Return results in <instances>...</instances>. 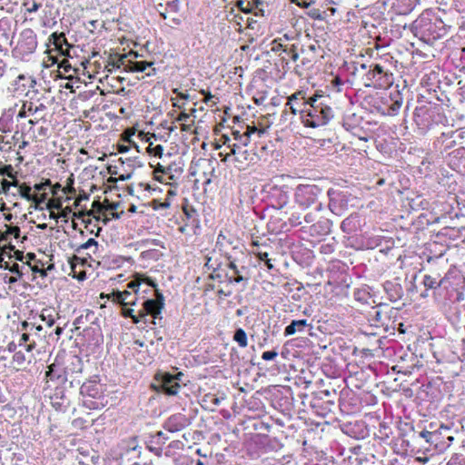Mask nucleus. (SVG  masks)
<instances>
[{
    "instance_id": "obj_1",
    "label": "nucleus",
    "mask_w": 465,
    "mask_h": 465,
    "mask_svg": "<svg viewBox=\"0 0 465 465\" xmlns=\"http://www.w3.org/2000/svg\"><path fill=\"white\" fill-rule=\"evenodd\" d=\"M330 97L314 94L305 114L302 124L306 127L317 128L326 125L333 117L334 111L330 105Z\"/></svg>"
},
{
    "instance_id": "obj_2",
    "label": "nucleus",
    "mask_w": 465,
    "mask_h": 465,
    "mask_svg": "<svg viewBox=\"0 0 465 465\" xmlns=\"http://www.w3.org/2000/svg\"><path fill=\"white\" fill-rule=\"evenodd\" d=\"M322 194V190L315 184H300L296 187L294 193L295 203L302 209H307L316 204V211L322 209V203H318L319 197Z\"/></svg>"
},
{
    "instance_id": "obj_3",
    "label": "nucleus",
    "mask_w": 465,
    "mask_h": 465,
    "mask_svg": "<svg viewBox=\"0 0 465 465\" xmlns=\"http://www.w3.org/2000/svg\"><path fill=\"white\" fill-rule=\"evenodd\" d=\"M363 83L366 87L385 89L393 84V74L380 64H372L363 76Z\"/></svg>"
},
{
    "instance_id": "obj_4",
    "label": "nucleus",
    "mask_w": 465,
    "mask_h": 465,
    "mask_svg": "<svg viewBox=\"0 0 465 465\" xmlns=\"http://www.w3.org/2000/svg\"><path fill=\"white\" fill-rule=\"evenodd\" d=\"M311 104V97H306L304 91H297L288 97V101L284 105V111L282 114V121H287L290 110L292 115L299 114L300 119L302 122L309 104Z\"/></svg>"
},
{
    "instance_id": "obj_5",
    "label": "nucleus",
    "mask_w": 465,
    "mask_h": 465,
    "mask_svg": "<svg viewBox=\"0 0 465 465\" xmlns=\"http://www.w3.org/2000/svg\"><path fill=\"white\" fill-rule=\"evenodd\" d=\"M227 262L225 263V267L232 272V274L229 272H225V280L229 284L244 282L248 283L250 280L249 270L246 266L242 265L238 266L236 263V260L233 259L231 255H226Z\"/></svg>"
},
{
    "instance_id": "obj_6",
    "label": "nucleus",
    "mask_w": 465,
    "mask_h": 465,
    "mask_svg": "<svg viewBox=\"0 0 465 465\" xmlns=\"http://www.w3.org/2000/svg\"><path fill=\"white\" fill-rule=\"evenodd\" d=\"M229 155L234 156V161L239 164V168H244L250 164H254L262 159V155L254 150H248L246 146L232 145Z\"/></svg>"
},
{
    "instance_id": "obj_7",
    "label": "nucleus",
    "mask_w": 465,
    "mask_h": 465,
    "mask_svg": "<svg viewBox=\"0 0 465 465\" xmlns=\"http://www.w3.org/2000/svg\"><path fill=\"white\" fill-rule=\"evenodd\" d=\"M180 375H182L181 372L178 375L158 373L155 377L157 381L155 385L156 389L166 395H176L181 389V385L178 382V376Z\"/></svg>"
},
{
    "instance_id": "obj_8",
    "label": "nucleus",
    "mask_w": 465,
    "mask_h": 465,
    "mask_svg": "<svg viewBox=\"0 0 465 465\" xmlns=\"http://www.w3.org/2000/svg\"><path fill=\"white\" fill-rule=\"evenodd\" d=\"M163 308V296L156 290V299H147L143 302V310L140 311V317L142 321L144 320V322H146L145 317L151 315L153 318L152 322L155 324V320L162 318L161 313Z\"/></svg>"
},
{
    "instance_id": "obj_9",
    "label": "nucleus",
    "mask_w": 465,
    "mask_h": 465,
    "mask_svg": "<svg viewBox=\"0 0 465 465\" xmlns=\"http://www.w3.org/2000/svg\"><path fill=\"white\" fill-rule=\"evenodd\" d=\"M327 194L329 197V210L335 215H341L348 206L345 193L334 189H329Z\"/></svg>"
},
{
    "instance_id": "obj_10",
    "label": "nucleus",
    "mask_w": 465,
    "mask_h": 465,
    "mask_svg": "<svg viewBox=\"0 0 465 465\" xmlns=\"http://www.w3.org/2000/svg\"><path fill=\"white\" fill-rule=\"evenodd\" d=\"M190 421L184 414L176 413L164 421L163 428L169 432H178L188 427Z\"/></svg>"
},
{
    "instance_id": "obj_11",
    "label": "nucleus",
    "mask_w": 465,
    "mask_h": 465,
    "mask_svg": "<svg viewBox=\"0 0 465 465\" xmlns=\"http://www.w3.org/2000/svg\"><path fill=\"white\" fill-rule=\"evenodd\" d=\"M49 43L54 45L59 54L63 56L69 55L71 45L68 43L64 33H53L49 37Z\"/></svg>"
},
{
    "instance_id": "obj_12",
    "label": "nucleus",
    "mask_w": 465,
    "mask_h": 465,
    "mask_svg": "<svg viewBox=\"0 0 465 465\" xmlns=\"http://www.w3.org/2000/svg\"><path fill=\"white\" fill-rule=\"evenodd\" d=\"M20 46L26 53H34L37 47V40L35 33L30 29H25L21 33Z\"/></svg>"
},
{
    "instance_id": "obj_13",
    "label": "nucleus",
    "mask_w": 465,
    "mask_h": 465,
    "mask_svg": "<svg viewBox=\"0 0 465 465\" xmlns=\"http://www.w3.org/2000/svg\"><path fill=\"white\" fill-rule=\"evenodd\" d=\"M130 55H134V61H128V67L126 68V72H144L147 68H151L146 74L148 76L155 74V68L152 67L153 63L146 62V61H135V59L139 56L136 52H133Z\"/></svg>"
},
{
    "instance_id": "obj_14",
    "label": "nucleus",
    "mask_w": 465,
    "mask_h": 465,
    "mask_svg": "<svg viewBox=\"0 0 465 465\" xmlns=\"http://www.w3.org/2000/svg\"><path fill=\"white\" fill-rule=\"evenodd\" d=\"M35 81L29 75L19 74L14 83L9 87V90L15 94H21L25 93L28 87H32Z\"/></svg>"
},
{
    "instance_id": "obj_15",
    "label": "nucleus",
    "mask_w": 465,
    "mask_h": 465,
    "mask_svg": "<svg viewBox=\"0 0 465 465\" xmlns=\"http://www.w3.org/2000/svg\"><path fill=\"white\" fill-rule=\"evenodd\" d=\"M80 393L94 399L99 398L102 394L101 385L95 381L84 382L80 388Z\"/></svg>"
},
{
    "instance_id": "obj_16",
    "label": "nucleus",
    "mask_w": 465,
    "mask_h": 465,
    "mask_svg": "<svg viewBox=\"0 0 465 465\" xmlns=\"http://www.w3.org/2000/svg\"><path fill=\"white\" fill-rule=\"evenodd\" d=\"M45 378L47 381H56L63 383L65 381L64 371L55 364H51L45 371Z\"/></svg>"
},
{
    "instance_id": "obj_17",
    "label": "nucleus",
    "mask_w": 465,
    "mask_h": 465,
    "mask_svg": "<svg viewBox=\"0 0 465 465\" xmlns=\"http://www.w3.org/2000/svg\"><path fill=\"white\" fill-rule=\"evenodd\" d=\"M383 287L391 302H396L401 298L402 288L401 284L387 281L385 282Z\"/></svg>"
},
{
    "instance_id": "obj_18",
    "label": "nucleus",
    "mask_w": 465,
    "mask_h": 465,
    "mask_svg": "<svg viewBox=\"0 0 465 465\" xmlns=\"http://www.w3.org/2000/svg\"><path fill=\"white\" fill-rule=\"evenodd\" d=\"M308 326L307 320H293L284 329V336H291L295 334L297 331H302L303 329Z\"/></svg>"
},
{
    "instance_id": "obj_19",
    "label": "nucleus",
    "mask_w": 465,
    "mask_h": 465,
    "mask_svg": "<svg viewBox=\"0 0 465 465\" xmlns=\"http://www.w3.org/2000/svg\"><path fill=\"white\" fill-rule=\"evenodd\" d=\"M99 249V243L97 241H95L94 238L88 239L84 243L79 245L75 252L79 254H82L84 250H88L89 252H87L88 256L91 257L92 254H95L98 252Z\"/></svg>"
},
{
    "instance_id": "obj_20",
    "label": "nucleus",
    "mask_w": 465,
    "mask_h": 465,
    "mask_svg": "<svg viewBox=\"0 0 465 465\" xmlns=\"http://www.w3.org/2000/svg\"><path fill=\"white\" fill-rule=\"evenodd\" d=\"M118 447L121 450V456L124 454H128L130 451L135 450L138 448L137 439L135 437H130L122 440Z\"/></svg>"
},
{
    "instance_id": "obj_21",
    "label": "nucleus",
    "mask_w": 465,
    "mask_h": 465,
    "mask_svg": "<svg viewBox=\"0 0 465 465\" xmlns=\"http://www.w3.org/2000/svg\"><path fill=\"white\" fill-rule=\"evenodd\" d=\"M232 134L235 141L232 144H235V146H247L250 143V132L241 133L238 130H234Z\"/></svg>"
},
{
    "instance_id": "obj_22",
    "label": "nucleus",
    "mask_w": 465,
    "mask_h": 465,
    "mask_svg": "<svg viewBox=\"0 0 465 465\" xmlns=\"http://www.w3.org/2000/svg\"><path fill=\"white\" fill-rule=\"evenodd\" d=\"M390 98L392 101V104L390 105V112L392 114H396L402 105L401 93L396 90L394 93H391Z\"/></svg>"
},
{
    "instance_id": "obj_23",
    "label": "nucleus",
    "mask_w": 465,
    "mask_h": 465,
    "mask_svg": "<svg viewBox=\"0 0 465 465\" xmlns=\"http://www.w3.org/2000/svg\"><path fill=\"white\" fill-rule=\"evenodd\" d=\"M232 339L241 348H245L248 345L247 334L242 328L235 330Z\"/></svg>"
},
{
    "instance_id": "obj_24",
    "label": "nucleus",
    "mask_w": 465,
    "mask_h": 465,
    "mask_svg": "<svg viewBox=\"0 0 465 465\" xmlns=\"http://www.w3.org/2000/svg\"><path fill=\"white\" fill-rule=\"evenodd\" d=\"M182 172L183 169L175 163H169L165 165L164 175H167L168 180H174L176 178V174H181Z\"/></svg>"
},
{
    "instance_id": "obj_25",
    "label": "nucleus",
    "mask_w": 465,
    "mask_h": 465,
    "mask_svg": "<svg viewBox=\"0 0 465 465\" xmlns=\"http://www.w3.org/2000/svg\"><path fill=\"white\" fill-rule=\"evenodd\" d=\"M18 193L20 196L28 202H32L34 200V194L31 193L32 188L29 184L24 183L22 184L18 183Z\"/></svg>"
},
{
    "instance_id": "obj_26",
    "label": "nucleus",
    "mask_w": 465,
    "mask_h": 465,
    "mask_svg": "<svg viewBox=\"0 0 465 465\" xmlns=\"http://www.w3.org/2000/svg\"><path fill=\"white\" fill-rule=\"evenodd\" d=\"M128 61H131V59L127 58V54L120 55L116 61L112 59L108 62L107 66H112L113 68H121V66H124V71H126V68L128 67Z\"/></svg>"
},
{
    "instance_id": "obj_27",
    "label": "nucleus",
    "mask_w": 465,
    "mask_h": 465,
    "mask_svg": "<svg viewBox=\"0 0 465 465\" xmlns=\"http://www.w3.org/2000/svg\"><path fill=\"white\" fill-rule=\"evenodd\" d=\"M94 317V312L87 310L85 314H81L74 320V325L75 326L76 329H79L81 325L86 323L87 322H90Z\"/></svg>"
},
{
    "instance_id": "obj_28",
    "label": "nucleus",
    "mask_w": 465,
    "mask_h": 465,
    "mask_svg": "<svg viewBox=\"0 0 465 465\" xmlns=\"http://www.w3.org/2000/svg\"><path fill=\"white\" fill-rule=\"evenodd\" d=\"M124 292H122L120 291L114 292L111 294H109V297H112V300L116 302L120 303L122 306H127V305H134V302H124Z\"/></svg>"
},
{
    "instance_id": "obj_29",
    "label": "nucleus",
    "mask_w": 465,
    "mask_h": 465,
    "mask_svg": "<svg viewBox=\"0 0 465 465\" xmlns=\"http://www.w3.org/2000/svg\"><path fill=\"white\" fill-rule=\"evenodd\" d=\"M1 268L5 270H8L12 273L16 274L18 277L23 276V272L20 271V266L16 262L10 263L9 262H2L1 261Z\"/></svg>"
},
{
    "instance_id": "obj_30",
    "label": "nucleus",
    "mask_w": 465,
    "mask_h": 465,
    "mask_svg": "<svg viewBox=\"0 0 465 465\" xmlns=\"http://www.w3.org/2000/svg\"><path fill=\"white\" fill-rule=\"evenodd\" d=\"M134 310L131 308H127L126 306H122V315L124 318H131L134 323H139L142 322V318L140 317V313L138 315H134Z\"/></svg>"
},
{
    "instance_id": "obj_31",
    "label": "nucleus",
    "mask_w": 465,
    "mask_h": 465,
    "mask_svg": "<svg viewBox=\"0 0 465 465\" xmlns=\"http://www.w3.org/2000/svg\"><path fill=\"white\" fill-rule=\"evenodd\" d=\"M26 13L32 14L37 12L42 7V3L36 0L26 1L23 4Z\"/></svg>"
},
{
    "instance_id": "obj_32",
    "label": "nucleus",
    "mask_w": 465,
    "mask_h": 465,
    "mask_svg": "<svg viewBox=\"0 0 465 465\" xmlns=\"http://www.w3.org/2000/svg\"><path fill=\"white\" fill-rule=\"evenodd\" d=\"M182 0H167L165 4V12L178 13L181 8Z\"/></svg>"
},
{
    "instance_id": "obj_33",
    "label": "nucleus",
    "mask_w": 465,
    "mask_h": 465,
    "mask_svg": "<svg viewBox=\"0 0 465 465\" xmlns=\"http://www.w3.org/2000/svg\"><path fill=\"white\" fill-rule=\"evenodd\" d=\"M423 284L427 289H437L440 286V282H438L436 278L430 275H424Z\"/></svg>"
},
{
    "instance_id": "obj_34",
    "label": "nucleus",
    "mask_w": 465,
    "mask_h": 465,
    "mask_svg": "<svg viewBox=\"0 0 465 465\" xmlns=\"http://www.w3.org/2000/svg\"><path fill=\"white\" fill-rule=\"evenodd\" d=\"M284 54L290 56L293 62H296L299 59L298 48L295 45H289V46L285 47Z\"/></svg>"
},
{
    "instance_id": "obj_35",
    "label": "nucleus",
    "mask_w": 465,
    "mask_h": 465,
    "mask_svg": "<svg viewBox=\"0 0 465 465\" xmlns=\"http://www.w3.org/2000/svg\"><path fill=\"white\" fill-rule=\"evenodd\" d=\"M237 7L245 14L252 12V5H251L250 0H238L236 4Z\"/></svg>"
},
{
    "instance_id": "obj_36",
    "label": "nucleus",
    "mask_w": 465,
    "mask_h": 465,
    "mask_svg": "<svg viewBox=\"0 0 465 465\" xmlns=\"http://www.w3.org/2000/svg\"><path fill=\"white\" fill-rule=\"evenodd\" d=\"M222 263L217 262L216 260H213L212 257H207L206 262L204 264V267H206L208 270L213 272L220 271Z\"/></svg>"
},
{
    "instance_id": "obj_37",
    "label": "nucleus",
    "mask_w": 465,
    "mask_h": 465,
    "mask_svg": "<svg viewBox=\"0 0 465 465\" xmlns=\"http://www.w3.org/2000/svg\"><path fill=\"white\" fill-rule=\"evenodd\" d=\"M289 46V45H285L282 43V38H278L272 41V51L274 53L282 52L284 53V48Z\"/></svg>"
},
{
    "instance_id": "obj_38",
    "label": "nucleus",
    "mask_w": 465,
    "mask_h": 465,
    "mask_svg": "<svg viewBox=\"0 0 465 465\" xmlns=\"http://www.w3.org/2000/svg\"><path fill=\"white\" fill-rule=\"evenodd\" d=\"M34 200H32V203H35V209L43 210V207H40V205L44 203H45L47 199V194L45 193H41L40 195L34 194Z\"/></svg>"
},
{
    "instance_id": "obj_39",
    "label": "nucleus",
    "mask_w": 465,
    "mask_h": 465,
    "mask_svg": "<svg viewBox=\"0 0 465 465\" xmlns=\"http://www.w3.org/2000/svg\"><path fill=\"white\" fill-rule=\"evenodd\" d=\"M49 310L47 309H45L43 310L42 313H41V318H42V321L44 322H46L47 325L49 327L53 326L54 324V317L49 313Z\"/></svg>"
},
{
    "instance_id": "obj_40",
    "label": "nucleus",
    "mask_w": 465,
    "mask_h": 465,
    "mask_svg": "<svg viewBox=\"0 0 465 465\" xmlns=\"http://www.w3.org/2000/svg\"><path fill=\"white\" fill-rule=\"evenodd\" d=\"M11 186H15V187L18 186V181L15 180L14 182H9L6 179H3L1 181L2 192L4 193H6L9 191Z\"/></svg>"
},
{
    "instance_id": "obj_41",
    "label": "nucleus",
    "mask_w": 465,
    "mask_h": 465,
    "mask_svg": "<svg viewBox=\"0 0 465 465\" xmlns=\"http://www.w3.org/2000/svg\"><path fill=\"white\" fill-rule=\"evenodd\" d=\"M45 208L49 211L60 210L62 209V202L60 200L48 201L45 204Z\"/></svg>"
},
{
    "instance_id": "obj_42",
    "label": "nucleus",
    "mask_w": 465,
    "mask_h": 465,
    "mask_svg": "<svg viewBox=\"0 0 465 465\" xmlns=\"http://www.w3.org/2000/svg\"><path fill=\"white\" fill-rule=\"evenodd\" d=\"M13 361L17 365L22 366L25 361V356L22 351H15L13 356Z\"/></svg>"
},
{
    "instance_id": "obj_43",
    "label": "nucleus",
    "mask_w": 465,
    "mask_h": 465,
    "mask_svg": "<svg viewBox=\"0 0 465 465\" xmlns=\"http://www.w3.org/2000/svg\"><path fill=\"white\" fill-rule=\"evenodd\" d=\"M51 186V181L49 179H45L44 182H41L39 183H35L34 185V188L37 192H42L46 190L47 187Z\"/></svg>"
},
{
    "instance_id": "obj_44",
    "label": "nucleus",
    "mask_w": 465,
    "mask_h": 465,
    "mask_svg": "<svg viewBox=\"0 0 465 465\" xmlns=\"http://www.w3.org/2000/svg\"><path fill=\"white\" fill-rule=\"evenodd\" d=\"M5 227L7 234L13 235L15 238H18L20 236V228L18 226L5 225Z\"/></svg>"
},
{
    "instance_id": "obj_45",
    "label": "nucleus",
    "mask_w": 465,
    "mask_h": 465,
    "mask_svg": "<svg viewBox=\"0 0 465 465\" xmlns=\"http://www.w3.org/2000/svg\"><path fill=\"white\" fill-rule=\"evenodd\" d=\"M277 355L278 352L276 351H266L262 352V359L264 361H272L277 357Z\"/></svg>"
},
{
    "instance_id": "obj_46",
    "label": "nucleus",
    "mask_w": 465,
    "mask_h": 465,
    "mask_svg": "<svg viewBox=\"0 0 465 465\" xmlns=\"http://www.w3.org/2000/svg\"><path fill=\"white\" fill-rule=\"evenodd\" d=\"M209 279L213 280V281H218L219 282H223V280L225 279V276L224 274H223L222 272H220V271H217L214 272H212L209 275Z\"/></svg>"
},
{
    "instance_id": "obj_47",
    "label": "nucleus",
    "mask_w": 465,
    "mask_h": 465,
    "mask_svg": "<svg viewBox=\"0 0 465 465\" xmlns=\"http://www.w3.org/2000/svg\"><path fill=\"white\" fill-rule=\"evenodd\" d=\"M153 439H154V442L155 443H157V444H163L168 440V437H166L163 432L158 431L153 436Z\"/></svg>"
},
{
    "instance_id": "obj_48",
    "label": "nucleus",
    "mask_w": 465,
    "mask_h": 465,
    "mask_svg": "<svg viewBox=\"0 0 465 465\" xmlns=\"http://www.w3.org/2000/svg\"><path fill=\"white\" fill-rule=\"evenodd\" d=\"M29 326H31L30 331H35V334H38V332L43 330V327L41 325L35 326V324H31L27 322H24L22 323V330H27Z\"/></svg>"
},
{
    "instance_id": "obj_49",
    "label": "nucleus",
    "mask_w": 465,
    "mask_h": 465,
    "mask_svg": "<svg viewBox=\"0 0 465 465\" xmlns=\"http://www.w3.org/2000/svg\"><path fill=\"white\" fill-rule=\"evenodd\" d=\"M183 210L188 219L193 218L196 214V210L193 206H184Z\"/></svg>"
},
{
    "instance_id": "obj_50",
    "label": "nucleus",
    "mask_w": 465,
    "mask_h": 465,
    "mask_svg": "<svg viewBox=\"0 0 465 465\" xmlns=\"http://www.w3.org/2000/svg\"><path fill=\"white\" fill-rule=\"evenodd\" d=\"M420 436L423 439L426 440L427 442H431L432 441V438L434 436V433L433 432H430L429 430H422L420 433Z\"/></svg>"
},
{
    "instance_id": "obj_51",
    "label": "nucleus",
    "mask_w": 465,
    "mask_h": 465,
    "mask_svg": "<svg viewBox=\"0 0 465 465\" xmlns=\"http://www.w3.org/2000/svg\"><path fill=\"white\" fill-rule=\"evenodd\" d=\"M152 167L154 168V170H153L154 174L163 173L164 175V171H165L164 164L158 163L155 166L152 165Z\"/></svg>"
},
{
    "instance_id": "obj_52",
    "label": "nucleus",
    "mask_w": 465,
    "mask_h": 465,
    "mask_svg": "<svg viewBox=\"0 0 465 465\" xmlns=\"http://www.w3.org/2000/svg\"><path fill=\"white\" fill-rule=\"evenodd\" d=\"M310 16L314 19L322 20L323 16L319 9H313L310 11Z\"/></svg>"
},
{
    "instance_id": "obj_53",
    "label": "nucleus",
    "mask_w": 465,
    "mask_h": 465,
    "mask_svg": "<svg viewBox=\"0 0 465 465\" xmlns=\"http://www.w3.org/2000/svg\"><path fill=\"white\" fill-rule=\"evenodd\" d=\"M220 140H221V141H223V143L224 145H226V146H227V148H229V149H230V151L232 150V143L231 138H230L228 135H226V134H223V135L221 136Z\"/></svg>"
},
{
    "instance_id": "obj_54",
    "label": "nucleus",
    "mask_w": 465,
    "mask_h": 465,
    "mask_svg": "<svg viewBox=\"0 0 465 465\" xmlns=\"http://www.w3.org/2000/svg\"><path fill=\"white\" fill-rule=\"evenodd\" d=\"M0 172L2 174L7 175L10 178L14 177L13 167L11 165L5 166V168L2 169Z\"/></svg>"
},
{
    "instance_id": "obj_55",
    "label": "nucleus",
    "mask_w": 465,
    "mask_h": 465,
    "mask_svg": "<svg viewBox=\"0 0 465 465\" xmlns=\"http://www.w3.org/2000/svg\"><path fill=\"white\" fill-rule=\"evenodd\" d=\"M59 190H63L64 193H67L66 188H62V185L59 183H56L54 185L52 186V193L53 195H56L58 193Z\"/></svg>"
},
{
    "instance_id": "obj_56",
    "label": "nucleus",
    "mask_w": 465,
    "mask_h": 465,
    "mask_svg": "<svg viewBox=\"0 0 465 465\" xmlns=\"http://www.w3.org/2000/svg\"><path fill=\"white\" fill-rule=\"evenodd\" d=\"M190 118V114H187V113H181L177 117H176V121L177 122H187L188 119Z\"/></svg>"
},
{
    "instance_id": "obj_57",
    "label": "nucleus",
    "mask_w": 465,
    "mask_h": 465,
    "mask_svg": "<svg viewBox=\"0 0 465 465\" xmlns=\"http://www.w3.org/2000/svg\"><path fill=\"white\" fill-rule=\"evenodd\" d=\"M364 295H366V293L364 292H361V291H357L354 292V297L357 301H361V302H366V299L363 297Z\"/></svg>"
},
{
    "instance_id": "obj_58",
    "label": "nucleus",
    "mask_w": 465,
    "mask_h": 465,
    "mask_svg": "<svg viewBox=\"0 0 465 465\" xmlns=\"http://www.w3.org/2000/svg\"><path fill=\"white\" fill-rule=\"evenodd\" d=\"M244 132H250V136L255 133H258L259 135L263 134L262 131L258 130L255 126H249V125H247L246 130Z\"/></svg>"
},
{
    "instance_id": "obj_59",
    "label": "nucleus",
    "mask_w": 465,
    "mask_h": 465,
    "mask_svg": "<svg viewBox=\"0 0 465 465\" xmlns=\"http://www.w3.org/2000/svg\"><path fill=\"white\" fill-rule=\"evenodd\" d=\"M127 286L128 288L133 289L135 292H137L140 286V282L132 281L127 284Z\"/></svg>"
},
{
    "instance_id": "obj_60",
    "label": "nucleus",
    "mask_w": 465,
    "mask_h": 465,
    "mask_svg": "<svg viewBox=\"0 0 465 465\" xmlns=\"http://www.w3.org/2000/svg\"><path fill=\"white\" fill-rule=\"evenodd\" d=\"M29 338H30V335L28 333H23L20 338V341H19V345L20 346L25 345L26 342L29 341Z\"/></svg>"
},
{
    "instance_id": "obj_61",
    "label": "nucleus",
    "mask_w": 465,
    "mask_h": 465,
    "mask_svg": "<svg viewBox=\"0 0 465 465\" xmlns=\"http://www.w3.org/2000/svg\"><path fill=\"white\" fill-rule=\"evenodd\" d=\"M154 178L160 183H168L167 175H163V173L154 174Z\"/></svg>"
},
{
    "instance_id": "obj_62",
    "label": "nucleus",
    "mask_w": 465,
    "mask_h": 465,
    "mask_svg": "<svg viewBox=\"0 0 465 465\" xmlns=\"http://www.w3.org/2000/svg\"><path fill=\"white\" fill-rule=\"evenodd\" d=\"M217 294L219 296H224V297H229L232 294V291H224L223 289H219L217 291Z\"/></svg>"
},
{
    "instance_id": "obj_63",
    "label": "nucleus",
    "mask_w": 465,
    "mask_h": 465,
    "mask_svg": "<svg viewBox=\"0 0 465 465\" xmlns=\"http://www.w3.org/2000/svg\"><path fill=\"white\" fill-rule=\"evenodd\" d=\"M256 256L258 257L259 260L261 261H267L269 258H268V253L266 252H259L256 253Z\"/></svg>"
},
{
    "instance_id": "obj_64",
    "label": "nucleus",
    "mask_w": 465,
    "mask_h": 465,
    "mask_svg": "<svg viewBox=\"0 0 465 465\" xmlns=\"http://www.w3.org/2000/svg\"><path fill=\"white\" fill-rule=\"evenodd\" d=\"M52 405L55 408V410L57 411H64V406L63 404V402H60V401H52Z\"/></svg>"
}]
</instances>
